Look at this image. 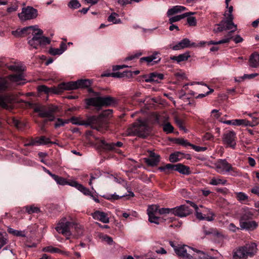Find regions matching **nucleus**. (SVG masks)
<instances>
[{
  "label": "nucleus",
  "mask_w": 259,
  "mask_h": 259,
  "mask_svg": "<svg viewBox=\"0 0 259 259\" xmlns=\"http://www.w3.org/2000/svg\"><path fill=\"white\" fill-rule=\"evenodd\" d=\"M150 134V128L146 122L138 119L129 126L125 131V135L128 136H138L145 138Z\"/></svg>",
  "instance_id": "1"
},
{
  "label": "nucleus",
  "mask_w": 259,
  "mask_h": 259,
  "mask_svg": "<svg viewBox=\"0 0 259 259\" xmlns=\"http://www.w3.org/2000/svg\"><path fill=\"white\" fill-rule=\"evenodd\" d=\"M257 246L256 243L250 242L237 247L233 251V259H247L253 257L257 251Z\"/></svg>",
  "instance_id": "2"
},
{
  "label": "nucleus",
  "mask_w": 259,
  "mask_h": 259,
  "mask_svg": "<svg viewBox=\"0 0 259 259\" xmlns=\"http://www.w3.org/2000/svg\"><path fill=\"white\" fill-rule=\"evenodd\" d=\"M228 12H225L224 14V18L219 24L215 25V27L213 29L214 33H219L224 30H230L233 27L236 28V25L233 22L234 17L232 14L233 8L232 6L227 8Z\"/></svg>",
  "instance_id": "3"
},
{
  "label": "nucleus",
  "mask_w": 259,
  "mask_h": 259,
  "mask_svg": "<svg viewBox=\"0 0 259 259\" xmlns=\"http://www.w3.org/2000/svg\"><path fill=\"white\" fill-rule=\"evenodd\" d=\"M55 229L58 233H62L66 236L67 239H68V236L71 235V232L73 230L75 231L77 236H81L83 234L81 226L68 221L59 223Z\"/></svg>",
  "instance_id": "4"
},
{
  "label": "nucleus",
  "mask_w": 259,
  "mask_h": 259,
  "mask_svg": "<svg viewBox=\"0 0 259 259\" xmlns=\"http://www.w3.org/2000/svg\"><path fill=\"white\" fill-rule=\"evenodd\" d=\"M58 107L54 105H50L48 107L41 105H36L34 107L33 110L35 112L38 113V116L41 118H48L44 120L42 124H45L48 121H52L55 119L54 114L57 112Z\"/></svg>",
  "instance_id": "5"
},
{
  "label": "nucleus",
  "mask_w": 259,
  "mask_h": 259,
  "mask_svg": "<svg viewBox=\"0 0 259 259\" xmlns=\"http://www.w3.org/2000/svg\"><path fill=\"white\" fill-rule=\"evenodd\" d=\"M85 103L88 106L100 107L114 105L116 103V100L110 96L97 97L85 99Z\"/></svg>",
  "instance_id": "6"
},
{
  "label": "nucleus",
  "mask_w": 259,
  "mask_h": 259,
  "mask_svg": "<svg viewBox=\"0 0 259 259\" xmlns=\"http://www.w3.org/2000/svg\"><path fill=\"white\" fill-rule=\"evenodd\" d=\"M112 114L111 109H107L103 111L98 116H92L96 118L95 122L92 125V128L101 132L102 129L106 127V121L105 118L110 117Z\"/></svg>",
  "instance_id": "7"
},
{
  "label": "nucleus",
  "mask_w": 259,
  "mask_h": 259,
  "mask_svg": "<svg viewBox=\"0 0 259 259\" xmlns=\"http://www.w3.org/2000/svg\"><path fill=\"white\" fill-rule=\"evenodd\" d=\"M37 16V10L30 6L23 8L22 9L21 13L18 14L19 18L22 21L33 19L35 18Z\"/></svg>",
  "instance_id": "8"
},
{
  "label": "nucleus",
  "mask_w": 259,
  "mask_h": 259,
  "mask_svg": "<svg viewBox=\"0 0 259 259\" xmlns=\"http://www.w3.org/2000/svg\"><path fill=\"white\" fill-rule=\"evenodd\" d=\"M222 141L227 147L234 149L236 145V133L233 131H226L223 135Z\"/></svg>",
  "instance_id": "9"
},
{
  "label": "nucleus",
  "mask_w": 259,
  "mask_h": 259,
  "mask_svg": "<svg viewBox=\"0 0 259 259\" xmlns=\"http://www.w3.org/2000/svg\"><path fill=\"white\" fill-rule=\"evenodd\" d=\"M33 37L31 39L28 40V44H34V41L39 40L40 46H45L50 43L51 40L49 38L44 36L43 31L40 29H37V32L32 33Z\"/></svg>",
  "instance_id": "10"
},
{
  "label": "nucleus",
  "mask_w": 259,
  "mask_h": 259,
  "mask_svg": "<svg viewBox=\"0 0 259 259\" xmlns=\"http://www.w3.org/2000/svg\"><path fill=\"white\" fill-rule=\"evenodd\" d=\"M147 211L150 222L159 224L162 220L161 218L157 216L158 211V206L156 205L149 206Z\"/></svg>",
  "instance_id": "11"
},
{
  "label": "nucleus",
  "mask_w": 259,
  "mask_h": 259,
  "mask_svg": "<svg viewBox=\"0 0 259 259\" xmlns=\"http://www.w3.org/2000/svg\"><path fill=\"white\" fill-rule=\"evenodd\" d=\"M175 253L179 256L186 259H191L194 249L187 245L181 246L176 249Z\"/></svg>",
  "instance_id": "12"
},
{
  "label": "nucleus",
  "mask_w": 259,
  "mask_h": 259,
  "mask_svg": "<svg viewBox=\"0 0 259 259\" xmlns=\"http://www.w3.org/2000/svg\"><path fill=\"white\" fill-rule=\"evenodd\" d=\"M191 213V210L189 207L186 205H181L180 206L172 208L171 214L180 218L186 217Z\"/></svg>",
  "instance_id": "13"
},
{
  "label": "nucleus",
  "mask_w": 259,
  "mask_h": 259,
  "mask_svg": "<svg viewBox=\"0 0 259 259\" xmlns=\"http://www.w3.org/2000/svg\"><path fill=\"white\" fill-rule=\"evenodd\" d=\"M236 29H237V27H236V28L233 27L232 29H230V31L229 32H228V33L227 34V35H226L224 36V38H223L222 39H221L219 41L211 40V41H209L208 42H204L203 41V42H201V44H207L208 45H219V44L229 43L230 42V41L231 40V39H233V37L232 36V33L234 32H235L236 30Z\"/></svg>",
  "instance_id": "14"
},
{
  "label": "nucleus",
  "mask_w": 259,
  "mask_h": 259,
  "mask_svg": "<svg viewBox=\"0 0 259 259\" xmlns=\"http://www.w3.org/2000/svg\"><path fill=\"white\" fill-rule=\"evenodd\" d=\"M231 165V164L226 159H219L215 163L216 170L220 174L228 172Z\"/></svg>",
  "instance_id": "15"
},
{
  "label": "nucleus",
  "mask_w": 259,
  "mask_h": 259,
  "mask_svg": "<svg viewBox=\"0 0 259 259\" xmlns=\"http://www.w3.org/2000/svg\"><path fill=\"white\" fill-rule=\"evenodd\" d=\"M96 118L94 117H89L87 121L82 120L79 117H72L69 120L72 122L73 124L79 125H86L89 126L90 125L92 128V125L96 121Z\"/></svg>",
  "instance_id": "16"
},
{
  "label": "nucleus",
  "mask_w": 259,
  "mask_h": 259,
  "mask_svg": "<svg viewBox=\"0 0 259 259\" xmlns=\"http://www.w3.org/2000/svg\"><path fill=\"white\" fill-rule=\"evenodd\" d=\"M149 157L144 159L145 162L151 166H156L160 161V155L151 151H149Z\"/></svg>",
  "instance_id": "17"
},
{
  "label": "nucleus",
  "mask_w": 259,
  "mask_h": 259,
  "mask_svg": "<svg viewBox=\"0 0 259 259\" xmlns=\"http://www.w3.org/2000/svg\"><path fill=\"white\" fill-rule=\"evenodd\" d=\"M77 81L68 82H62L58 85V90L59 94L64 90H73L77 89Z\"/></svg>",
  "instance_id": "18"
},
{
  "label": "nucleus",
  "mask_w": 259,
  "mask_h": 259,
  "mask_svg": "<svg viewBox=\"0 0 259 259\" xmlns=\"http://www.w3.org/2000/svg\"><path fill=\"white\" fill-rule=\"evenodd\" d=\"M158 52H155L150 56L141 58L140 60L141 62L144 61L147 62V64L149 65H153L158 63L160 61L161 58Z\"/></svg>",
  "instance_id": "19"
},
{
  "label": "nucleus",
  "mask_w": 259,
  "mask_h": 259,
  "mask_svg": "<svg viewBox=\"0 0 259 259\" xmlns=\"http://www.w3.org/2000/svg\"><path fill=\"white\" fill-rule=\"evenodd\" d=\"M123 143L119 141L116 143H107L105 140L101 141V146L106 150H115L116 147H121Z\"/></svg>",
  "instance_id": "20"
},
{
  "label": "nucleus",
  "mask_w": 259,
  "mask_h": 259,
  "mask_svg": "<svg viewBox=\"0 0 259 259\" xmlns=\"http://www.w3.org/2000/svg\"><path fill=\"white\" fill-rule=\"evenodd\" d=\"M144 77L145 78V81L146 82H158L159 80L163 79V74L162 73L153 72L150 73L148 76L145 75Z\"/></svg>",
  "instance_id": "21"
},
{
  "label": "nucleus",
  "mask_w": 259,
  "mask_h": 259,
  "mask_svg": "<svg viewBox=\"0 0 259 259\" xmlns=\"http://www.w3.org/2000/svg\"><path fill=\"white\" fill-rule=\"evenodd\" d=\"M93 218L99 220L103 223H108L109 219L107 213L103 211H96L92 214Z\"/></svg>",
  "instance_id": "22"
},
{
  "label": "nucleus",
  "mask_w": 259,
  "mask_h": 259,
  "mask_svg": "<svg viewBox=\"0 0 259 259\" xmlns=\"http://www.w3.org/2000/svg\"><path fill=\"white\" fill-rule=\"evenodd\" d=\"M240 226L241 229H246L247 230H253L257 227V224L255 221H240Z\"/></svg>",
  "instance_id": "23"
},
{
  "label": "nucleus",
  "mask_w": 259,
  "mask_h": 259,
  "mask_svg": "<svg viewBox=\"0 0 259 259\" xmlns=\"http://www.w3.org/2000/svg\"><path fill=\"white\" fill-rule=\"evenodd\" d=\"M37 90L39 92H44L47 94H59L57 87H54L52 88H49L45 85H39L37 88Z\"/></svg>",
  "instance_id": "24"
},
{
  "label": "nucleus",
  "mask_w": 259,
  "mask_h": 259,
  "mask_svg": "<svg viewBox=\"0 0 259 259\" xmlns=\"http://www.w3.org/2000/svg\"><path fill=\"white\" fill-rule=\"evenodd\" d=\"M194 44L191 45L190 40L187 38L183 39L181 41L178 42L177 45L171 47L173 50H179L184 48H188L191 45H193Z\"/></svg>",
  "instance_id": "25"
},
{
  "label": "nucleus",
  "mask_w": 259,
  "mask_h": 259,
  "mask_svg": "<svg viewBox=\"0 0 259 259\" xmlns=\"http://www.w3.org/2000/svg\"><path fill=\"white\" fill-rule=\"evenodd\" d=\"M11 97L8 94L0 95V107L8 109L9 108L8 104L11 103Z\"/></svg>",
  "instance_id": "26"
},
{
  "label": "nucleus",
  "mask_w": 259,
  "mask_h": 259,
  "mask_svg": "<svg viewBox=\"0 0 259 259\" xmlns=\"http://www.w3.org/2000/svg\"><path fill=\"white\" fill-rule=\"evenodd\" d=\"M249 66L252 68L259 67V54L256 53H252L249 59Z\"/></svg>",
  "instance_id": "27"
},
{
  "label": "nucleus",
  "mask_w": 259,
  "mask_h": 259,
  "mask_svg": "<svg viewBox=\"0 0 259 259\" xmlns=\"http://www.w3.org/2000/svg\"><path fill=\"white\" fill-rule=\"evenodd\" d=\"M9 78L12 81L16 82L18 85H23L26 82L22 73L11 75Z\"/></svg>",
  "instance_id": "28"
},
{
  "label": "nucleus",
  "mask_w": 259,
  "mask_h": 259,
  "mask_svg": "<svg viewBox=\"0 0 259 259\" xmlns=\"http://www.w3.org/2000/svg\"><path fill=\"white\" fill-rule=\"evenodd\" d=\"M191 259H213L202 251L194 249Z\"/></svg>",
  "instance_id": "29"
},
{
  "label": "nucleus",
  "mask_w": 259,
  "mask_h": 259,
  "mask_svg": "<svg viewBox=\"0 0 259 259\" xmlns=\"http://www.w3.org/2000/svg\"><path fill=\"white\" fill-rule=\"evenodd\" d=\"M176 171H178L180 174L185 175H189L191 174L190 167L181 163L176 164Z\"/></svg>",
  "instance_id": "30"
},
{
  "label": "nucleus",
  "mask_w": 259,
  "mask_h": 259,
  "mask_svg": "<svg viewBox=\"0 0 259 259\" xmlns=\"http://www.w3.org/2000/svg\"><path fill=\"white\" fill-rule=\"evenodd\" d=\"M190 57V55L189 52H186L185 53L179 55L178 56H171L170 57V59L171 60L176 61L178 63H180L182 61H186Z\"/></svg>",
  "instance_id": "31"
},
{
  "label": "nucleus",
  "mask_w": 259,
  "mask_h": 259,
  "mask_svg": "<svg viewBox=\"0 0 259 259\" xmlns=\"http://www.w3.org/2000/svg\"><path fill=\"white\" fill-rule=\"evenodd\" d=\"M10 88V83L8 80L5 77L0 78V91L5 92Z\"/></svg>",
  "instance_id": "32"
},
{
  "label": "nucleus",
  "mask_w": 259,
  "mask_h": 259,
  "mask_svg": "<svg viewBox=\"0 0 259 259\" xmlns=\"http://www.w3.org/2000/svg\"><path fill=\"white\" fill-rule=\"evenodd\" d=\"M253 215V210L249 208H245L244 209L240 221H247L248 220L251 219Z\"/></svg>",
  "instance_id": "33"
},
{
  "label": "nucleus",
  "mask_w": 259,
  "mask_h": 259,
  "mask_svg": "<svg viewBox=\"0 0 259 259\" xmlns=\"http://www.w3.org/2000/svg\"><path fill=\"white\" fill-rule=\"evenodd\" d=\"M92 83V80L89 79H79L77 80V89L88 88Z\"/></svg>",
  "instance_id": "34"
},
{
  "label": "nucleus",
  "mask_w": 259,
  "mask_h": 259,
  "mask_svg": "<svg viewBox=\"0 0 259 259\" xmlns=\"http://www.w3.org/2000/svg\"><path fill=\"white\" fill-rule=\"evenodd\" d=\"M236 198L238 201L243 204H246L248 201V196L242 192L235 193Z\"/></svg>",
  "instance_id": "35"
},
{
  "label": "nucleus",
  "mask_w": 259,
  "mask_h": 259,
  "mask_svg": "<svg viewBox=\"0 0 259 259\" xmlns=\"http://www.w3.org/2000/svg\"><path fill=\"white\" fill-rule=\"evenodd\" d=\"M186 10V8L183 6H176L169 9L167 12V16H172L174 14L181 12Z\"/></svg>",
  "instance_id": "36"
},
{
  "label": "nucleus",
  "mask_w": 259,
  "mask_h": 259,
  "mask_svg": "<svg viewBox=\"0 0 259 259\" xmlns=\"http://www.w3.org/2000/svg\"><path fill=\"white\" fill-rule=\"evenodd\" d=\"M193 13H185L182 15L175 16L172 17L169 19V23L172 24V23L180 21L181 19L189 16L190 15L193 14Z\"/></svg>",
  "instance_id": "37"
},
{
  "label": "nucleus",
  "mask_w": 259,
  "mask_h": 259,
  "mask_svg": "<svg viewBox=\"0 0 259 259\" xmlns=\"http://www.w3.org/2000/svg\"><path fill=\"white\" fill-rule=\"evenodd\" d=\"M213 234V238L218 243L222 242L227 236L225 235L222 232H220L215 229V231Z\"/></svg>",
  "instance_id": "38"
},
{
  "label": "nucleus",
  "mask_w": 259,
  "mask_h": 259,
  "mask_svg": "<svg viewBox=\"0 0 259 259\" xmlns=\"http://www.w3.org/2000/svg\"><path fill=\"white\" fill-rule=\"evenodd\" d=\"M195 211H196V216L197 218L200 220H205L208 221H211L213 220V214L212 212L210 213V215L206 216L205 215H204L203 216L202 213L198 211V209H195Z\"/></svg>",
  "instance_id": "39"
},
{
  "label": "nucleus",
  "mask_w": 259,
  "mask_h": 259,
  "mask_svg": "<svg viewBox=\"0 0 259 259\" xmlns=\"http://www.w3.org/2000/svg\"><path fill=\"white\" fill-rule=\"evenodd\" d=\"M23 209H25V211L29 214L33 213H38L40 212L39 208L33 205L25 206L23 208Z\"/></svg>",
  "instance_id": "40"
},
{
  "label": "nucleus",
  "mask_w": 259,
  "mask_h": 259,
  "mask_svg": "<svg viewBox=\"0 0 259 259\" xmlns=\"http://www.w3.org/2000/svg\"><path fill=\"white\" fill-rule=\"evenodd\" d=\"M158 169L161 171H164L166 174H168L169 170H176V164L168 163L165 166L159 167Z\"/></svg>",
  "instance_id": "41"
},
{
  "label": "nucleus",
  "mask_w": 259,
  "mask_h": 259,
  "mask_svg": "<svg viewBox=\"0 0 259 259\" xmlns=\"http://www.w3.org/2000/svg\"><path fill=\"white\" fill-rule=\"evenodd\" d=\"M227 183V180L220 178H213L211 179L209 184L214 186L219 185H225Z\"/></svg>",
  "instance_id": "42"
},
{
  "label": "nucleus",
  "mask_w": 259,
  "mask_h": 259,
  "mask_svg": "<svg viewBox=\"0 0 259 259\" xmlns=\"http://www.w3.org/2000/svg\"><path fill=\"white\" fill-rule=\"evenodd\" d=\"M125 76H132V73L131 71H124L122 73L119 72H113L111 74V77L116 78H122Z\"/></svg>",
  "instance_id": "43"
},
{
  "label": "nucleus",
  "mask_w": 259,
  "mask_h": 259,
  "mask_svg": "<svg viewBox=\"0 0 259 259\" xmlns=\"http://www.w3.org/2000/svg\"><path fill=\"white\" fill-rule=\"evenodd\" d=\"M118 16V15L116 13H112L108 17V21L110 22H113L114 24H119L121 23L120 19H117L116 17Z\"/></svg>",
  "instance_id": "44"
},
{
  "label": "nucleus",
  "mask_w": 259,
  "mask_h": 259,
  "mask_svg": "<svg viewBox=\"0 0 259 259\" xmlns=\"http://www.w3.org/2000/svg\"><path fill=\"white\" fill-rule=\"evenodd\" d=\"M37 144L39 145H47L48 144H54L55 143L50 141L49 138H46L44 136H41L37 140H36Z\"/></svg>",
  "instance_id": "45"
},
{
  "label": "nucleus",
  "mask_w": 259,
  "mask_h": 259,
  "mask_svg": "<svg viewBox=\"0 0 259 259\" xmlns=\"http://www.w3.org/2000/svg\"><path fill=\"white\" fill-rule=\"evenodd\" d=\"M13 125L15 126L18 130H23L25 127V124L19 120L14 118L12 121Z\"/></svg>",
  "instance_id": "46"
},
{
  "label": "nucleus",
  "mask_w": 259,
  "mask_h": 259,
  "mask_svg": "<svg viewBox=\"0 0 259 259\" xmlns=\"http://www.w3.org/2000/svg\"><path fill=\"white\" fill-rule=\"evenodd\" d=\"M42 251L48 252L51 253L61 252V250L57 247L52 246H49L44 247L42 249Z\"/></svg>",
  "instance_id": "47"
},
{
  "label": "nucleus",
  "mask_w": 259,
  "mask_h": 259,
  "mask_svg": "<svg viewBox=\"0 0 259 259\" xmlns=\"http://www.w3.org/2000/svg\"><path fill=\"white\" fill-rule=\"evenodd\" d=\"M174 127L169 122L163 124V131L166 134L172 133L174 132Z\"/></svg>",
  "instance_id": "48"
},
{
  "label": "nucleus",
  "mask_w": 259,
  "mask_h": 259,
  "mask_svg": "<svg viewBox=\"0 0 259 259\" xmlns=\"http://www.w3.org/2000/svg\"><path fill=\"white\" fill-rule=\"evenodd\" d=\"M126 196H127V195H126ZM125 195H121V196H119L118 195H117L116 194L114 193L113 194H108V195H104L103 197L107 199V200H118L121 198H122V197H125Z\"/></svg>",
  "instance_id": "49"
},
{
  "label": "nucleus",
  "mask_w": 259,
  "mask_h": 259,
  "mask_svg": "<svg viewBox=\"0 0 259 259\" xmlns=\"http://www.w3.org/2000/svg\"><path fill=\"white\" fill-rule=\"evenodd\" d=\"M8 232L9 233L13 234L16 236L25 237V235L21 231L14 230L11 228H8Z\"/></svg>",
  "instance_id": "50"
},
{
  "label": "nucleus",
  "mask_w": 259,
  "mask_h": 259,
  "mask_svg": "<svg viewBox=\"0 0 259 259\" xmlns=\"http://www.w3.org/2000/svg\"><path fill=\"white\" fill-rule=\"evenodd\" d=\"M58 184L61 185H67L68 182L66 180L62 177H59L57 175L54 176V178L53 179Z\"/></svg>",
  "instance_id": "51"
},
{
  "label": "nucleus",
  "mask_w": 259,
  "mask_h": 259,
  "mask_svg": "<svg viewBox=\"0 0 259 259\" xmlns=\"http://www.w3.org/2000/svg\"><path fill=\"white\" fill-rule=\"evenodd\" d=\"M180 153L176 152L171 153L169 157V160L171 162H177L180 160L179 156Z\"/></svg>",
  "instance_id": "52"
},
{
  "label": "nucleus",
  "mask_w": 259,
  "mask_h": 259,
  "mask_svg": "<svg viewBox=\"0 0 259 259\" xmlns=\"http://www.w3.org/2000/svg\"><path fill=\"white\" fill-rule=\"evenodd\" d=\"M175 121L180 130L184 131L185 132H187V130L183 126L184 121L182 119L178 117H175Z\"/></svg>",
  "instance_id": "53"
},
{
  "label": "nucleus",
  "mask_w": 259,
  "mask_h": 259,
  "mask_svg": "<svg viewBox=\"0 0 259 259\" xmlns=\"http://www.w3.org/2000/svg\"><path fill=\"white\" fill-rule=\"evenodd\" d=\"M70 8L75 9L80 7L81 5L77 0H71L68 5Z\"/></svg>",
  "instance_id": "54"
},
{
  "label": "nucleus",
  "mask_w": 259,
  "mask_h": 259,
  "mask_svg": "<svg viewBox=\"0 0 259 259\" xmlns=\"http://www.w3.org/2000/svg\"><path fill=\"white\" fill-rule=\"evenodd\" d=\"M78 190L79 191H80L81 192H82L85 195H87V196L91 195L92 193L90 191V190L88 188L84 187L81 184L80 186H78Z\"/></svg>",
  "instance_id": "55"
},
{
  "label": "nucleus",
  "mask_w": 259,
  "mask_h": 259,
  "mask_svg": "<svg viewBox=\"0 0 259 259\" xmlns=\"http://www.w3.org/2000/svg\"><path fill=\"white\" fill-rule=\"evenodd\" d=\"M175 141H176V143L177 144H180V145H181L183 146H189L191 147V146L192 145V144L189 143L187 140H185L184 139H182V138L176 139L175 140Z\"/></svg>",
  "instance_id": "56"
},
{
  "label": "nucleus",
  "mask_w": 259,
  "mask_h": 259,
  "mask_svg": "<svg viewBox=\"0 0 259 259\" xmlns=\"http://www.w3.org/2000/svg\"><path fill=\"white\" fill-rule=\"evenodd\" d=\"M228 172H230V174L233 177H237L240 175L239 171L236 168L232 167V165L229 169Z\"/></svg>",
  "instance_id": "57"
},
{
  "label": "nucleus",
  "mask_w": 259,
  "mask_h": 259,
  "mask_svg": "<svg viewBox=\"0 0 259 259\" xmlns=\"http://www.w3.org/2000/svg\"><path fill=\"white\" fill-rule=\"evenodd\" d=\"M49 52L52 55H61L63 53L59 48H51Z\"/></svg>",
  "instance_id": "58"
},
{
  "label": "nucleus",
  "mask_w": 259,
  "mask_h": 259,
  "mask_svg": "<svg viewBox=\"0 0 259 259\" xmlns=\"http://www.w3.org/2000/svg\"><path fill=\"white\" fill-rule=\"evenodd\" d=\"M187 23L190 26H195L196 25V19L194 17H188L187 19Z\"/></svg>",
  "instance_id": "59"
},
{
  "label": "nucleus",
  "mask_w": 259,
  "mask_h": 259,
  "mask_svg": "<svg viewBox=\"0 0 259 259\" xmlns=\"http://www.w3.org/2000/svg\"><path fill=\"white\" fill-rule=\"evenodd\" d=\"M172 208H158V213L159 214L171 213Z\"/></svg>",
  "instance_id": "60"
},
{
  "label": "nucleus",
  "mask_w": 259,
  "mask_h": 259,
  "mask_svg": "<svg viewBox=\"0 0 259 259\" xmlns=\"http://www.w3.org/2000/svg\"><path fill=\"white\" fill-rule=\"evenodd\" d=\"M69 120L63 121L61 118H58L57 122L55 124V128H58L60 126H63L65 123H68Z\"/></svg>",
  "instance_id": "61"
},
{
  "label": "nucleus",
  "mask_w": 259,
  "mask_h": 259,
  "mask_svg": "<svg viewBox=\"0 0 259 259\" xmlns=\"http://www.w3.org/2000/svg\"><path fill=\"white\" fill-rule=\"evenodd\" d=\"M102 238L103 240L105 241L110 245L112 244L113 242L112 238L107 235H103Z\"/></svg>",
  "instance_id": "62"
},
{
  "label": "nucleus",
  "mask_w": 259,
  "mask_h": 259,
  "mask_svg": "<svg viewBox=\"0 0 259 259\" xmlns=\"http://www.w3.org/2000/svg\"><path fill=\"white\" fill-rule=\"evenodd\" d=\"M7 243V238L0 235V249Z\"/></svg>",
  "instance_id": "63"
},
{
  "label": "nucleus",
  "mask_w": 259,
  "mask_h": 259,
  "mask_svg": "<svg viewBox=\"0 0 259 259\" xmlns=\"http://www.w3.org/2000/svg\"><path fill=\"white\" fill-rule=\"evenodd\" d=\"M211 113L213 114V117L217 119H218L220 117L222 114L220 112H219V110L217 109L212 110L211 112Z\"/></svg>",
  "instance_id": "64"
}]
</instances>
